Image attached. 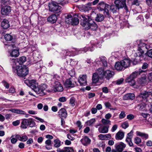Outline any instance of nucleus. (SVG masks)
I'll return each mask as SVG.
<instances>
[{"label": "nucleus", "mask_w": 152, "mask_h": 152, "mask_svg": "<svg viewBox=\"0 0 152 152\" xmlns=\"http://www.w3.org/2000/svg\"><path fill=\"white\" fill-rule=\"evenodd\" d=\"M24 82L25 84L28 86H30L32 90L37 94H39L40 96H43L45 94V90L47 88V86L46 84H43L39 86L36 81L34 80L30 81L25 80Z\"/></svg>", "instance_id": "f257e3e1"}, {"label": "nucleus", "mask_w": 152, "mask_h": 152, "mask_svg": "<svg viewBox=\"0 0 152 152\" xmlns=\"http://www.w3.org/2000/svg\"><path fill=\"white\" fill-rule=\"evenodd\" d=\"M80 17L82 18L80 20V23L85 29H91L94 31L96 29L97 26L95 22L91 20L90 15H82Z\"/></svg>", "instance_id": "f03ea898"}, {"label": "nucleus", "mask_w": 152, "mask_h": 152, "mask_svg": "<svg viewBox=\"0 0 152 152\" xmlns=\"http://www.w3.org/2000/svg\"><path fill=\"white\" fill-rule=\"evenodd\" d=\"M98 72L99 77L104 78L107 80L112 78L115 75L113 71L108 69L104 71L102 68H99Z\"/></svg>", "instance_id": "7ed1b4c3"}, {"label": "nucleus", "mask_w": 152, "mask_h": 152, "mask_svg": "<svg viewBox=\"0 0 152 152\" xmlns=\"http://www.w3.org/2000/svg\"><path fill=\"white\" fill-rule=\"evenodd\" d=\"M139 47L137 49V56L141 57L142 56L144 53V51L148 50L150 48L149 45L146 44L143 42H140L139 44Z\"/></svg>", "instance_id": "20e7f679"}, {"label": "nucleus", "mask_w": 152, "mask_h": 152, "mask_svg": "<svg viewBox=\"0 0 152 152\" xmlns=\"http://www.w3.org/2000/svg\"><path fill=\"white\" fill-rule=\"evenodd\" d=\"M110 5L103 1L100 2L98 4L97 8L101 11H104V13L105 15H109V11L108 9Z\"/></svg>", "instance_id": "39448f33"}, {"label": "nucleus", "mask_w": 152, "mask_h": 152, "mask_svg": "<svg viewBox=\"0 0 152 152\" xmlns=\"http://www.w3.org/2000/svg\"><path fill=\"white\" fill-rule=\"evenodd\" d=\"M139 74L140 73L138 71H135L133 72L126 78V82L129 83L131 85H134L135 83L134 79L137 77V75Z\"/></svg>", "instance_id": "423d86ee"}, {"label": "nucleus", "mask_w": 152, "mask_h": 152, "mask_svg": "<svg viewBox=\"0 0 152 152\" xmlns=\"http://www.w3.org/2000/svg\"><path fill=\"white\" fill-rule=\"evenodd\" d=\"M114 2L118 9L124 8L127 12L129 11L126 4V0H115Z\"/></svg>", "instance_id": "0eeeda50"}, {"label": "nucleus", "mask_w": 152, "mask_h": 152, "mask_svg": "<svg viewBox=\"0 0 152 152\" xmlns=\"http://www.w3.org/2000/svg\"><path fill=\"white\" fill-rule=\"evenodd\" d=\"M49 10L51 12L59 11L61 7L58 5V4L54 2L49 3Z\"/></svg>", "instance_id": "6e6552de"}, {"label": "nucleus", "mask_w": 152, "mask_h": 152, "mask_svg": "<svg viewBox=\"0 0 152 152\" xmlns=\"http://www.w3.org/2000/svg\"><path fill=\"white\" fill-rule=\"evenodd\" d=\"M91 43L92 45L93 44L92 48H88V47H86L83 48L76 49V54L80 53H86L87 51L88 50L90 51H93L94 50V48L95 46L96 45L95 44H93L94 43L92 42H91Z\"/></svg>", "instance_id": "1a4fd4ad"}, {"label": "nucleus", "mask_w": 152, "mask_h": 152, "mask_svg": "<svg viewBox=\"0 0 152 152\" xmlns=\"http://www.w3.org/2000/svg\"><path fill=\"white\" fill-rule=\"evenodd\" d=\"M95 61L98 65L100 64L102 62L104 67L107 66V59L104 56L100 57L99 58L96 59Z\"/></svg>", "instance_id": "9d476101"}, {"label": "nucleus", "mask_w": 152, "mask_h": 152, "mask_svg": "<svg viewBox=\"0 0 152 152\" xmlns=\"http://www.w3.org/2000/svg\"><path fill=\"white\" fill-rule=\"evenodd\" d=\"M11 10V8L9 6H6L3 7L1 10V13L2 15H8Z\"/></svg>", "instance_id": "9b49d317"}, {"label": "nucleus", "mask_w": 152, "mask_h": 152, "mask_svg": "<svg viewBox=\"0 0 152 152\" xmlns=\"http://www.w3.org/2000/svg\"><path fill=\"white\" fill-rule=\"evenodd\" d=\"M53 90L55 92H61L63 91V88L60 82L58 81H55V82L54 85Z\"/></svg>", "instance_id": "f8f14e48"}, {"label": "nucleus", "mask_w": 152, "mask_h": 152, "mask_svg": "<svg viewBox=\"0 0 152 152\" xmlns=\"http://www.w3.org/2000/svg\"><path fill=\"white\" fill-rule=\"evenodd\" d=\"M22 72H21L20 69L17 70V75L20 77H25L28 73V69L26 67L23 66Z\"/></svg>", "instance_id": "ddd939ff"}, {"label": "nucleus", "mask_w": 152, "mask_h": 152, "mask_svg": "<svg viewBox=\"0 0 152 152\" xmlns=\"http://www.w3.org/2000/svg\"><path fill=\"white\" fill-rule=\"evenodd\" d=\"M86 75L80 76L79 77L78 82L81 86H85L87 85Z\"/></svg>", "instance_id": "4468645a"}, {"label": "nucleus", "mask_w": 152, "mask_h": 152, "mask_svg": "<svg viewBox=\"0 0 152 152\" xmlns=\"http://www.w3.org/2000/svg\"><path fill=\"white\" fill-rule=\"evenodd\" d=\"M64 85L67 88H73L76 85V83L75 82L72 83L71 80V79L69 78L66 80L64 83Z\"/></svg>", "instance_id": "2eb2a0df"}, {"label": "nucleus", "mask_w": 152, "mask_h": 152, "mask_svg": "<svg viewBox=\"0 0 152 152\" xmlns=\"http://www.w3.org/2000/svg\"><path fill=\"white\" fill-rule=\"evenodd\" d=\"M26 61V57L25 56H22L20 57L19 58L15 59H12L11 60L13 63L15 64H16V62H17L20 65H22Z\"/></svg>", "instance_id": "dca6fc26"}, {"label": "nucleus", "mask_w": 152, "mask_h": 152, "mask_svg": "<svg viewBox=\"0 0 152 152\" xmlns=\"http://www.w3.org/2000/svg\"><path fill=\"white\" fill-rule=\"evenodd\" d=\"M58 115L61 118H66L67 116L66 110L64 108H61L58 112Z\"/></svg>", "instance_id": "f3484780"}, {"label": "nucleus", "mask_w": 152, "mask_h": 152, "mask_svg": "<svg viewBox=\"0 0 152 152\" xmlns=\"http://www.w3.org/2000/svg\"><path fill=\"white\" fill-rule=\"evenodd\" d=\"M109 128V126H105L101 125L98 128V131L100 133H106L108 132Z\"/></svg>", "instance_id": "a211bd4d"}, {"label": "nucleus", "mask_w": 152, "mask_h": 152, "mask_svg": "<svg viewBox=\"0 0 152 152\" xmlns=\"http://www.w3.org/2000/svg\"><path fill=\"white\" fill-rule=\"evenodd\" d=\"M9 56L12 57L16 58L19 56L20 54L19 50L13 49L12 50L9 51Z\"/></svg>", "instance_id": "6ab92c4d"}, {"label": "nucleus", "mask_w": 152, "mask_h": 152, "mask_svg": "<svg viewBox=\"0 0 152 152\" xmlns=\"http://www.w3.org/2000/svg\"><path fill=\"white\" fill-rule=\"evenodd\" d=\"M126 146V145L122 142L115 145L116 149L118 152H122Z\"/></svg>", "instance_id": "aec40b11"}, {"label": "nucleus", "mask_w": 152, "mask_h": 152, "mask_svg": "<svg viewBox=\"0 0 152 152\" xmlns=\"http://www.w3.org/2000/svg\"><path fill=\"white\" fill-rule=\"evenodd\" d=\"M91 140L86 136L83 137L80 140V141L82 144L84 146H87L91 142Z\"/></svg>", "instance_id": "412c9836"}, {"label": "nucleus", "mask_w": 152, "mask_h": 152, "mask_svg": "<svg viewBox=\"0 0 152 152\" xmlns=\"http://www.w3.org/2000/svg\"><path fill=\"white\" fill-rule=\"evenodd\" d=\"M124 68H125L129 66L131 63V61L129 59H125L121 61Z\"/></svg>", "instance_id": "4be33fe9"}, {"label": "nucleus", "mask_w": 152, "mask_h": 152, "mask_svg": "<svg viewBox=\"0 0 152 152\" xmlns=\"http://www.w3.org/2000/svg\"><path fill=\"white\" fill-rule=\"evenodd\" d=\"M135 98V95L133 93H128L125 95L123 97L124 100H132Z\"/></svg>", "instance_id": "5701e85b"}, {"label": "nucleus", "mask_w": 152, "mask_h": 152, "mask_svg": "<svg viewBox=\"0 0 152 152\" xmlns=\"http://www.w3.org/2000/svg\"><path fill=\"white\" fill-rule=\"evenodd\" d=\"M146 78L145 75H143L141 78L138 79L137 82L142 86L145 85L147 83Z\"/></svg>", "instance_id": "b1692460"}, {"label": "nucleus", "mask_w": 152, "mask_h": 152, "mask_svg": "<svg viewBox=\"0 0 152 152\" xmlns=\"http://www.w3.org/2000/svg\"><path fill=\"white\" fill-rule=\"evenodd\" d=\"M28 119H23L21 124V128L24 129L27 128L28 126Z\"/></svg>", "instance_id": "393cba45"}, {"label": "nucleus", "mask_w": 152, "mask_h": 152, "mask_svg": "<svg viewBox=\"0 0 152 152\" xmlns=\"http://www.w3.org/2000/svg\"><path fill=\"white\" fill-rule=\"evenodd\" d=\"M1 25L3 28L5 29L8 28L10 26L8 20L6 19H4L2 21Z\"/></svg>", "instance_id": "a878e982"}, {"label": "nucleus", "mask_w": 152, "mask_h": 152, "mask_svg": "<svg viewBox=\"0 0 152 152\" xmlns=\"http://www.w3.org/2000/svg\"><path fill=\"white\" fill-rule=\"evenodd\" d=\"M115 68L117 70L121 71L124 69L121 61L116 62L115 65Z\"/></svg>", "instance_id": "bb28decb"}, {"label": "nucleus", "mask_w": 152, "mask_h": 152, "mask_svg": "<svg viewBox=\"0 0 152 152\" xmlns=\"http://www.w3.org/2000/svg\"><path fill=\"white\" fill-rule=\"evenodd\" d=\"M15 137L22 142H25L28 139V137L26 135L21 136L19 134H17L15 135Z\"/></svg>", "instance_id": "cd10ccee"}, {"label": "nucleus", "mask_w": 152, "mask_h": 152, "mask_svg": "<svg viewBox=\"0 0 152 152\" xmlns=\"http://www.w3.org/2000/svg\"><path fill=\"white\" fill-rule=\"evenodd\" d=\"M48 21L50 23H54L57 20V17L55 15H52L48 18Z\"/></svg>", "instance_id": "c85d7f7f"}, {"label": "nucleus", "mask_w": 152, "mask_h": 152, "mask_svg": "<svg viewBox=\"0 0 152 152\" xmlns=\"http://www.w3.org/2000/svg\"><path fill=\"white\" fill-rule=\"evenodd\" d=\"M124 132L120 131H119L116 134L115 138L117 140H121L124 138Z\"/></svg>", "instance_id": "c756f323"}, {"label": "nucleus", "mask_w": 152, "mask_h": 152, "mask_svg": "<svg viewBox=\"0 0 152 152\" xmlns=\"http://www.w3.org/2000/svg\"><path fill=\"white\" fill-rule=\"evenodd\" d=\"M99 75L97 73H94L93 74L92 77V80L93 83H97L99 80ZM101 78V77H100Z\"/></svg>", "instance_id": "7c9ffc66"}, {"label": "nucleus", "mask_w": 152, "mask_h": 152, "mask_svg": "<svg viewBox=\"0 0 152 152\" xmlns=\"http://www.w3.org/2000/svg\"><path fill=\"white\" fill-rule=\"evenodd\" d=\"M151 95V92L145 91L144 92L141 93L140 96L142 97L143 99H145L148 98L149 96Z\"/></svg>", "instance_id": "2f4dec72"}, {"label": "nucleus", "mask_w": 152, "mask_h": 152, "mask_svg": "<svg viewBox=\"0 0 152 152\" xmlns=\"http://www.w3.org/2000/svg\"><path fill=\"white\" fill-rule=\"evenodd\" d=\"M28 126L30 127H33L36 126V123L34 120L32 118H28Z\"/></svg>", "instance_id": "473e14b6"}, {"label": "nucleus", "mask_w": 152, "mask_h": 152, "mask_svg": "<svg viewBox=\"0 0 152 152\" xmlns=\"http://www.w3.org/2000/svg\"><path fill=\"white\" fill-rule=\"evenodd\" d=\"M104 16L101 14H98L96 18V20L98 22H100L102 21L104 19Z\"/></svg>", "instance_id": "72a5a7b5"}, {"label": "nucleus", "mask_w": 152, "mask_h": 152, "mask_svg": "<svg viewBox=\"0 0 152 152\" xmlns=\"http://www.w3.org/2000/svg\"><path fill=\"white\" fill-rule=\"evenodd\" d=\"M73 18L71 15H67L66 19V22L69 24H72Z\"/></svg>", "instance_id": "f704fd0d"}, {"label": "nucleus", "mask_w": 152, "mask_h": 152, "mask_svg": "<svg viewBox=\"0 0 152 152\" xmlns=\"http://www.w3.org/2000/svg\"><path fill=\"white\" fill-rule=\"evenodd\" d=\"M137 135V136L142 137L144 138L147 139L148 138V134L143 133L139 132H136Z\"/></svg>", "instance_id": "c9c22d12"}, {"label": "nucleus", "mask_w": 152, "mask_h": 152, "mask_svg": "<svg viewBox=\"0 0 152 152\" xmlns=\"http://www.w3.org/2000/svg\"><path fill=\"white\" fill-rule=\"evenodd\" d=\"M54 146L56 148H58L61 145V141L58 139H55L54 140Z\"/></svg>", "instance_id": "e433bc0d"}, {"label": "nucleus", "mask_w": 152, "mask_h": 152, "mask_svg": "<svg viewBox=\"0 0 152 152\" xmlns=\"http://www.w3.org/2000/svg\"><path fill=\"white\" fill-rule=\"evenodd\" d=\"M96 121V120L95 118H93L87 121L86 123L87 125L91 126H92V125L95 123Z\"/></svg>", "instance_id": "4c0bfd02"}, {"label": "nucleus", "mask_w": 152, "mask_h": 152, "mask_svg": "<svg viewBox=\"0 0 152 152\" xmlns=\"http://www.w3.org/2000/svg\"><path fill=\"white\" fill-rule=\"evenodd\" d=\"M4 38L7 41H11L13 39L12 37L9 34H7L4 35Z\"/></svg>", "instance_id": "58836bf2"}, {"label": "nucleus", "mask_w": 152, "mask_h": 152, "mask_svg": "<svg viewBox=\"0 0 152 152\" xmlns=\"http://www.w3.org/2000/svg\"><path fill=\"white\" fill-rule=\"evenodd\" d=\"M71 25L73 26L78 24L79 23V20L77 17L73 18Z\"/></svg>", "instance_id": "ea45409f"}, {"label": "nucleus", "mask_w": 152, "mask_h": 152, "mask_svg": "<svg viewBox=\"0 0 152 152\" xmlns=\"http://www.w3.org/2000/svg\"><path fill=\"white\" fill-rule=\"evenodd\" d=\"M102 123L104 125H111V121L107 119L102 118L101 120Z\"/></svg>", "instance_id": "a19ab883"}, {"label": "nucleus", "mask_w": 152, "mask_h": 152, "mask_svg": "<svg viewBox=\"0 0 152 152\" xmlns=\"http://www.w3.org/2000/svg\"><path fill=\"white\" fill-rule=\"evenodd\" d=\"M146 105L145 103H143L138 105V107L139 110H144L145 107Z\"/></svg>", "instance_id": "79ce46f5"}, {"label": "nucleus", "mask_w": 152, "mask_h": 152, "mask_svg": "<svg viewBox=\"0 0 152 152\" xmlns=\"http://www.w3.org/2000/svg\"><path fill=\"white\" fill-rule=\"evenodd\" d=\"M110 8L111 10L113 13L115 12L117 9H118V7H116L115 5H112L111 6H110V7H109Z\"/></svg>", "instance_id": "37998d69"}, {"label": "nucleus", "mask_w": 152, "mask_h": 152, "mask_svg": "<svg viewBox=\"0 0 152 152\" xmlns=\"http://www.w3.org/2000/svg\"><path fill=\"white\" fill-rule=\"evenodd\" d=\"M132 5L139 6L140 4V0H132Z\"/></svg>", "instance_id": "c03bdc74"}, {"label": "nucleus", "mask_w": 152, "mask_h": 152, "mask_svg": "<svg viewBox=\"0 0 152 152\" xmlns=\"http://www.w3.org/2000/svg\"><path fill=\"white\" fill-rule=\"evenodd\" d=\"M14 135H12L11 136V142L13 144H15L17 142L18 139L17 138H16L15 137V138L13 137Z\"/></svg>", "instance_id": "a18cd8bd"}, {"label": "nucleus", "mask_w": 152, "mask_h": 152, "mask_svg": "<svg viewBox=\"0 0 152 152\" xmlns=\"http://www.w3.org/2000/svg\"><path fill=\"white\" fill-rule=\"evenodd\" d=\"M133 133V131L132 130L129 133H128L126 139H132Z\"/></svg>", "instance_id": "49530a36"}, {"label": "nucleus", "mask_w": 152, "mask_h": 152, "mask_svg": "<svg viewBox=\"0 0 152 152\" xmlns=\"http://www.w3.org/2000/svg\"><path fill=\"white\" fill-rule=\"evenodd\" d=\"M134 141L135 143L137 144H139L141 142V139L138 137H136L134 139Z\"/></svg>", "instance_id": "de8ad7c7"}, {"label": "nucleus", "mask_w": 152, "mask_h": 152, "mask_svg": "<svg viewBox=\"0 0 152 152\" xmlns=\"http://www.w3.org/2000/svg\"><path fill=\"white\" fill-rule=\"evenodd\" d=\"M65 152H74L73 148L71 147H66L64 148Z\"/></svg>", "instance_id": "09e8293b"}, {"label": "nucleus", "mask_w": 152, "mask_h": 152, "mask_svg": "<svg viewBox=\"0 0 152 152\" xmlns=\"http://www.w3.org/2000/svg\"><path fill=\"white\" fill-rule=\"evenodd\" d=\"M75 99L73 97H72L70 98L69 100V103L71 104L72 106H74L75 105Z\"/></svg>", "instance_id": "8fccbe9b"}, {"label": "nucleus", "mask_w": 152, "mask_h": 152, "mask_svg": "<svg viewBox=\"0 0 152 152\" xmlns=\"http://www.w3.org/2000/svg\"><path fill=\"white\" fill-rule=\"evenodd\" d=\"M58 2L59 4L63 5L67 3V1L66 0H58Z\"/></svg>", "instance_id": "3c124183"}, {"label": "nucleus", "mask_w": 152, "mask_h": 152, "mask_svg": "<svg viewBox=\"0 0 152 152\" xmlns=\"http://www.w3.org/2000/svg\"><path fill=\"white\" fill-rule=\"evenodd\" d=\"M126 115L125 112L124 111H122L119 115V117L120 118L122 119L124 118Z\"/></svg>", "instance_id": "603ef678"}, {"label": "nucleus", "mask_w": 152, "mask_h": 152, "mask_svg": "<svg viewBox=\"0 0 152 152\" xmlns=\"http://www.w3.org/2000/svg\"><path fill=\"white\" fill-rule=\"evenodd\" d=\"M126 141L128 143L130 146H132L133 144L132 141V139H126Z\"/></svg>", "instance_id": "864d4df0"}, {"label": "nucleus", "mask_w": 152, "mask_h": 152, "mask_svg": "<svg viewBox=\"0 0 152 152\" xmlns=\"http://www.w3.org/2000/svg\"><path fill=\"white\" fill-rule=\"evenodd\" d=\"M3 84L6 88L8 89L9 88V84L5 80L3 81L2 82Z\"/></svg>", "instance_id": "5fc2aeb1"}, {"label": "nucleus", "mask_w": 152, "mask_h": 152, "mask_svg": "<svg viewBox=\"0 0 152 152\" xmlns=\"http://www.w3.org/2000/svg\"><path fill=\"white\" fill-rule=\"evenodd\" d=\"M1 2L3 5L8 4L10 3L9 0H1Z\"/></svg>", "instance_id": "6e6d98bb"}, {"label": "nucleus", "mask_w": 152, "mask_h": 152, "mask_svg": "<svg viewBox=\"0 0 152 152\" xmlns=\"http://www.w3.org/2000/svg\"><path fill=\"white\" fill-rule=\"evenodd\" d=\"M129 125L128 123L127 122H124L122 124V126L123 128L125 129L129 126Z\"/></svg>", "instance_id": "4d7b16f0"}, {"label": "nucleus", "mask_w": 152, "mask_h": 152, "mask_svg": "<svg viewBox=\"0 0 152 152\" xmlns=\"http://www.w3.org/2000/svg\"><path fill=\"white\" fill-rule=\"evenodd\" d=\"M20 123V121L19 120H17L15 121L12 122V125L15 126H16L18 125Z\"/></svg>", "instance_id": "13d9d810"}, {"label": "nucleus", "mask_w": 152, "mask_h": 152, "mask_svg": "<svg viewBox=\"0 0 152 152\" xmlns=\"http://www.w3.org/2000/svg\"><path fill=\"white\" fill-rule=\"evenodd\" d=\"M147 55L148 56L152 58V49H150L147 52Z\"/></svg>", "instance_id": "bf43d9fd"}, {"label": "nucleus", "mask_w": 152, "mask_h": 152, "mask_svg": "<svg viewBox=\"0 0 152 152\" xmlns=\"http://www.w3.org/2000/svg\"><path fill=\"white\" fill-rule=\"evenodd\" d=\"M148 64L146 63H143L142 68L143 69H146L148 68Z\"/></svg>", "instance_id": "052dcab7"}, {"label": "nucleus", "mask_w": 152, "mask_h": 152, "mask_svg": "<svg viewBox=\"0 0 152 152\" xmlns=\"http://www.w3.org/2000/svg\"><path fill=\"white\" fill-rule=\"evenodd\" d=\"M18 109H11L8 110L9 111H10L13 113L17 114Z\"/></svg>", "instance_id": "680f3d73"}, {"label": "nucleus", "mask_w": 152, "mask_h": 152, "mask_svg": "<svg viewBox=\"0 0 152 152\" xmlns=\"http://www.w3.org/2000/svg\"><path fill=\"white\" fill-rule=\"evenodd\" d=\"M23 66H16L15 68L16 70V72L17 73V70L18 69H20V71L21 72H22V71L23 69Z\"/></svg>", "instance_id": "e2e57ef3"}, {"label": "nucleus", "mask_w": 152, "mask_h": 152, "mask_svg": "<svg viewBox=\"0 0 152 152\" xmlns=\"http://www.w3.org/2000/svg\"><path fill=\"white\" fill-rule=\"evenodd\" d=\"M29 114L32 115H35L37 113V112L33 110H29L28 111Z\"/></svg>", "instance_id": "0e129e2a"}, {"label": "nucleus", "mask_w": 152, "mask_h": 152, "mask_svg": "<svg viewBox=\"0 0 152 152\" xmlns=\"http://www.w3.org/2000/svg\"><path fill=\"white\" fill-rule=\"evenodd\" d=\"M134 118V116L132 114H129L127 116V118L129 120H132Z\"/></svg>", "instance_id": "69168bd1"}, {"label": "nucleus", "mask_w": 152, "mask_h": 152, "mask_svg": "<svg viewBox=\"0 0 152 152\" xmlns=\"http://www.w3.org/2000/svg\"><path fill=\"white\" fill-rule=\"evenodd\" d=\"M148 79L149 81L152 82V72L148 73Z\"/></svg>", "instance_id": "338daca9"}, {"label": "nucleus", "mask_w": 152, "mask_h": 152, "mask_svg": "<svg viewBox=\"0 0 152 152\" xmlns=\"http://www.w3.org/2000/svg\"><path fill=\"white\" fill-rule=\"evenodd\" d=\"M102 91L105 93H107L108 92V88L106 87H103L102 88Z\"/></svg>", "instance_id": "774afa93"}]
</instances>
